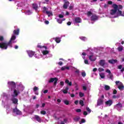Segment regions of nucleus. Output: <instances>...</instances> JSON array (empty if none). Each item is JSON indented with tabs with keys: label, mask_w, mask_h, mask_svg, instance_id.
<instances>
[{
	"label": "nucleus",
	"mask_w": 124,
	"mask_h": 124,
	"mask_svg": "<svg viewBox=\"0 0 124 124\" xmlns=\"http://www.w3.org/2000/svg\"><path fill=\"white\" fill-rule=\"evenodd\" d=\"M34 119L35 120H36L38 122V123H41L42 122L41 118L38 115H35Z\"/></svg>",
	"instance_id": "obj_10"
},
{
	"label": "nucleus",
	"mask_w": 124,
	"mask_h": 124,
	"mask_svg": "<svg viewBox=\"0 0 124 124\" xmlns=\"http://www.w3.org/2000/svg\"><path fill=\"white\" fill-rule=\"evenodd\" d=\"M108 7H109V5H108V4H105L104 6V7H105V8H107Z\"/></svg>",
	"instance_id": "obj_49"
},
{
	"label": "nucleus",
	"mask_w": 124,
	"mask_h": 124,
	"mask_svg": "<svg viewBox=\"0 0 124 124\" xmlns=\"http://www.w3.org/2000/svg\"><path fill=\"white\" fill-rule=\"evenodd\" d=\"M112 104H113V101H112V100H108L106 102V105L107 106H111Z\"/></svg>",
	"instance_id": "obj_12"
},
{
	"label": "nucleus",
	"mask_w": 124,
	"mask_h": 124,
	"mask_svg": "<svg viewBox=\"0 0 124 124\" xmlns=\"http://www.w3.org/2000/svg\"><path fill=\"white\" fill-rule=\"evenodd\" d=\"M38 90H39V89L36 86H35L33 88V92H34L35 94H36V95H38L39 94L38 91H38Z\"/></svg>",
	"instance_id": "obj_16"
},
{
	"label": "nucleus",
	"mask_w": 124,
	"mask_h": 124,
	"mask_svg": "<svg viewBox=\"0 0 124 124\" xmlns=\"http://www.w3.org/2000/svg\"><path fill=\"white\" fill-rule=\"evenodd\" d=\"M97 71V68H96L93 69V72H95V71Z\"/></svg>",
	"instance_id": "obj_61"
},
{
	"label": "nucleus",
	"mask_w": 124,
	"mask_h": 124,
	"mask_svg": "<svg viewBox=\"0 0 124 124\" xmlns=\"http://www.w3.org/2000/svg\"><path fill=\"white\" fill-rule=\"evenodd\" d=\"M117 49L118 50V51L119 52H122V51H123V50H124V46H119L117 48Z\"/></svg>",
	"instance_id": "obj_27"
},
{
	"label": "nucleus",
	"mask_w": 124,
	"mask_h": 124,
	"mask_svg": "<svg viewBox=\"0 0 124 124\" xmlns=\"http://www.w3.org/2000/svg\"><path fill=\"white\" fill-rule=\"evenodd\" d=\"M40 113L41 114V115H46V111H45V110H42L40 112Z\"/></svg>",
	"instance_id": "obj_36"
},
{
	"label": "nucleus",
	"mask_w": 124,
	"mask_h": 124,
	"mask_svg": "<svg viewBox=\"0 0 124 124\" xmlns=\"http://www.w3.org/2000/svg\"><path fill=\"white\" fill-rule=\"evenodd\" d=\"M106 72H107V73H108V74H111V71H110V70H109V69L106 70Z\"/></svg>",
	"instance_id": "obj_45"
},
{
	"label": "nucleus",
	"mask_w": 124,
	"mask_h": 124,
	"mask_svg": "<svg viewBox=\"0 0 124 124\" xmlns=\"http://www.w3.org/2000/svg\"><path fill=\"white\" fill-rule=\"evenodd\" d=\"M43 55H47V54H49V51L47 50H44L43 51Z\"/></svg>",
	"instance_id": "obj_34"
},
{
	"label": "nucleus",
	"mask_w": 124,
	"mask_h": 124,
	"mask_svg": "<svg viewBox=\"0 0 124 124\" xmlns=\"http://www.w3.org/2000/svg\"><path fill=\"white\" fill-rule=\"evenodd\" d=\"M108 62L109 63H111V64H114V63H116V62H117V60H108Z\"/></svg>",
	"instance_id": "obj_19"
},
{
	"label": "nucleus",
	"mask_w": 124,
	"mask_h": 124,
	"mask_svg": "<svg viewBox=\"0 0 124 124\" xmlns=\"http://www.w3.org/2000/svg\"><path fill=\"white\" fill-rule=\"evenodd\" d=\"M76 23H81V18L79 17H77L75 19Z\"/></svg>",
	"instance_id": "obj_23"
},
{
	"label": "nucleus",
	"mask_w": 124,
	"mask_h": 124,
	"mask_svg": "<svg viewBox=\"0 0 124 124\" xmlns=\"http://www.w3.org/2000/svg\"><path fill=\"white\" fill-rule=\"evenodd\" d=\"M117 11L116 10L112 9L110 12V14L112 16V18H117L118 17V16H116V14H117Z\"/></svg>",
	"instance_id": "obj_6"
},
{
	"label": "nucleus",
	"mask_w": 124,
	"mask_h": 124,
	"mask_svg": "<svg viewBox=\"0 0 124 124\" xmlns=\"http://www.w3.org/2000/svg\"><path fill=\"white\" fill-rule=\"evenodd\" d=\"M48 11V8L46 7H43L42 8V12L43 13H46Z\"/></svg>",
	"instance_id": "obj_21"
},
{
	"label": "nucleus",
	"mask_w": 124,
	"mask_h": 124,
	"mask_svg": "<svg viewBox=\"0 0 124 124\" xmlns=\"http://www.w3.org/2000/svg\"><path fill=\"white\" fill-rule=\"evenodd\" d=\"M27 53L30 58H32V56L34 55L35 52L31 51V50H29L27 51Z\"/></svg>",
	"instance_id": "obj_11"
},
{
	"label": "nucleus",
	"mask_w": 124,
	"mask_h": 124,
	"mask_svg": "<svg viewBox=\"0 0 124 124\" xmlns=\"http://www.w3.org/2000/svg\"><path fill=\"white\" fill-rule=\"evenodd\" d=\"M89 60H90L91 62H94L96 60V58L94 57L93 54H92L91 55L89 56Z\"/></svg>",
	"instance_id": "obj_9"
},
{
	"label": "nucleus",
	"mask_w": 124,
	"mask_h": 124,
	"mask_svg": "<svg viewBox=\"0 0 124 124\" xmlns=\"http://www.w3.org/2000/svg\"><path fill=\"white\" fill-rule=\"evenodd\" d=\"M99 64L101 66H104L105 65V60H101L100 61Z\"/></svg>",
	"instance_id": "obj_15"
},
{
	"label": "nucleus",
	"mask_w": 124,
	"mask_h": 124,
	"mask_svg": "<svg viewBox=\"0 0 124 124\" xmlns=\"http://www.w3.org/2000/svg\"><path fill=\"white\" fill-rule=\"evenodd\" d=\"M112 7L114 8L113 10H116V11H118V10H119L118 6L116 4H113Z\"/></svg>",
	"instance_id": "obj_20"
},
{
	"label": "nucleus",
	"mask_w": 124,
	"mask_h": 124,
	"mask_svg": "<svg viewBox=\"0 0 124 124\" xmlns=\"http://www.w3.org/2000/svg\"><path fill=\"white\" fill-rule=\"evenodd\" d=\"M98 16L95 15H93L91 16V21H96V20H98Z\"/></svg>",
	"instance_id": "obj_13"
},
{
	"label": "nucleus",
	"mask_w": 124,
	"mask_h": 124,
	"mask_svg": "<svg viewBox=\"0 0 124 124\" xmlns=\"http://www.w3.org/2000/svg\"><path fill=\"white\" fill-rule=\"evenodd\" d=\"M13 112L14 114H16V115H22V112L17 108V107H16V108L13 109Z\"/></svg>",
	"instance_id": "obj_5"
},
{
	"label": "nucleus",
	"mask_w": 124,
	"mask_h": 124,
	"mask_svg": "<svg viewBox=\"0 0 124 124\" xmlns=\"http://www.w3.org/2000/svg\"><path fill=\"white\" fill-rule=\"evenodd\" d=\"M59 18H63V15H59Z\"/></svg>",
	"instance_id": "obj_56"
},
{
	"label": "nucleus",
	"mask_w": 124,
	"mask_h": 124,
	"mask_svg": "<svg viewBox=\"0 0 124 124\" xmlns=\"http://www.w3.org/2000/svg\"><path fill=\"white\" fill-rule=\"evenodd\" d=\"M19 29H18L17 30H14L13 31L14 34L12 35V37L10 41L8 43L7 42L0 43V48H1V49H4V50H6L8 46L12 48V44H13V43H16V42H17V41H15V40L16 39V36H15V34H16V35H19Z\"/></svg>",
	"instance_id": "obj_1"
},
{
	"label": "nucleus",
	"mask_w": 124,
	"mask_h": 124,
	"mask_svg": "<svg viewBox=\"0 0 124 124\" xmlns=\"http://www.w3.org/2000/svg\"><path fill=\"white\" fill-rule=\"evenodd\" d=\"M99 75L102 79H104V78H105V75L104 74V73H99Z\"/></svg>",
	"instance_id": "obj_24"
},
{
	"label": "nucleus",
	"mask_w": 124,
	"mask_h": 124,
	"mask_svg": "<svg viewBox=\"0 0 124 124\" xmlns=\"http://www.w3.org/2000/svg\"><path fill=\"white\" fill-rule=\"evenodd\" d=\"M79 104L81 106H84V101H83V100H80L79 101Z\"/></svg>",
	"instance_id": "obj_37"
},
{
	"label": "nucleus",
	"mask_w": 124,
	"mask_h": 124,
	"mask_svg": "<svg viewBox=\"0 0 124 124\" xmlns=\"http://www.w3.org/2000/svg\"><path fill=\"white\" fill-rule=\"evenodd\" d=\"M78 103H79V101L78 100L75 101V104H76V105H77V104H78Z\"/></svg>",
	"instance_id": "obj_58"
},
{
	"label": "nucleus",
	"mask_w": 124,
	"mask_h": 124,
	"mask_svg": "<svg viewBox=\"0 0 124 124\" xmlns=\"http://www.w3.org/2000/svg\"><path fill=\"white\" fill-rule=\"evenodd\" d=\"M64 103H65V104H66V105H68V104H69V102L67 100L64 101Z\"/></svg>",
	"instance_id": "obj_46"
},
{
	"label": "nucleus",
	"mask_w": 124,
	"mask_h": 124,
	"mask_svg": "<svg viewBox=\"0 0 124 124\" xmlns=\"http://www.w3.org/2000/svg\"><path fill=\"white\" fill-rule=\"evenodd\" d=\"M69 90V88L68 87H66L65 89L62 90V92H63V93H64L65 94H66L67 93H68V91Z\"/></svg>",
	"instance_id": "obj_18"
},
{
	"label": "nucleus",
	"mask_w": 124,
	"mask_h": 124,
	"mask_svg": "<svg viewBox=\"0 0 124 124\" xmlns=\"http://www.w3.org/2000/svg\"><path fill=\"white\" fill-rule=\"evenodd\" d=\"M79 38L83 41H85V40H87V38H86V37H80Z\"/></svg>",
	"instance_id": "obj_35"
},
{
	"label": "nucleus",
	"mask_w": 124,
	"mask_h": 124,
	"mask_svg": "<svg viewBox=\"0 0 124 124\" xmlns=\"http://www.w3.org/2000/svg\"><path fill=\"white\" fill-rule=\"evenodd\" d=\"M68 5H69V1L65 2V3L63 5V8H64V9H66L68 7Z\"/></svg>",
	"instance_id": "obj_17"
},
{
	"label": "nucleus",
	"mask_w": 124,
	"mask_h": 124,
	"mask_svg": "<svg viewBox=\"0 0 124 124\" xmlns=\"http://www.w3.org/2000/svg\"><path fill=\"white\" fill-rule=\"evenodd\" d=\"M113 94H117V90H114L113 92Z\"/></svg>",
	"instance_id": "obj_54"
},
{
	"label": "nucleus",
	"mask_w": 124,
	"mask_h": 124,
	"mask_svg": "<svg viewBox=\"0 0 124 124\" xmlns=\"http://www.w3.org/2000/svg\"><path fill=\"white\" fill-rule=\"evenodd\" d=\"M98 70L99 72H102V71H104V69L102 68H99Z\"/></svg>",
	"instance_id": "obj_39"
},
{
	"label": "nucleus",
	"mask_w": 124,
	"mask_h": 124,
	"mask_svg": "<svg viewBox=\"0 0 124 124\" xmlns=\"http://www.w3.org/2000/svg\"><path fill=\"white\" fill-rule=\"evenodd\" d=\"M26 14V15H31V11H28Z\"/></svg>",
	"instance_id": "obj_41"
},
{
	"label": "nucleus",
	"mask_w": 124,
	"mask_h": 124,
	"mask_svg": "<svg viewBox=\"0 0 124 124\" xmlns=\"http://www.w3.org/2000/svg\"><path fill=\"white\" fill-rule=\"evenodd\" d=\"M104 89L106 91H109V90H110V86L108 85H105Z\"/></svg>",
	"instance_id": "obj_30"
},
{
	"label": "nucleus",
	"mask_w": 124,
	"mask_h": 124,
	"mask_svg": "<svg viewBox=\"0 0 124 124\" xmlns=\"http://www.w3.org/2000/svg\"><path fill=\"white\" fill-rule=\"evenodd\" d=\"M3 40V37L0 36V41H2Z\"/></svg>",
	"instance_id": "obj_53"
},
{
	"label": "nucleus",
	"mask_w": 124,
	"mask_h": 124,
	"mask_svg": "<svg viewBox=\"0 0 124 124\" xmlns=\"http://www.w3.org/2000/svg\"><path fill=\"white\" fill-rule=\"evenodd\" d=\"M81 75L83 77H86V72H83L81 73Z\"/></svg>",
	"instance_id": "obj_44"
},
{
	"label": "nucleus",
	"mask_w": 124,
	"mask_h": 124,
	"mask_svg": "<svg viewBox=\"0 0 124 124\" xmlns=\"http://www.w3.org/2000/svg\"><path fill=\"white\" fill-rule=\"evenodd\" d=\"M9 89H11V91H14L13 94H12V101L14 104H18V99L15 98L17 96L18 94L20 93L19 91L15 90L16 88V84L14 81H9L8 82Z\"/></svg>",
	"instance_id": "obj_2"
},
{
	"label": "nucleus",
	"mask_w": 124,
	"mask_h": 124,
	"mask_svg": "<svg viewBox=\"0 0 124 124\" xmlns=\"http://www.w3.org/2000/svg\"><path fill=\"white\" fill-rule=\"evenodd\" d=\"M55 41L57 43H60L61 42V39L60 38H56L55 39Z\"/></svg>",
	"instance_id": "obj_33"
},
{
	"label": "nucleus",
	"mask_w": 124,
	"mask_h": 124,
	"mask_svg": "<svg viewBox=\"0 0 124 124\" xmlns=\"http://www.w3.org/2000/svg\"><path fill=\"white\" fill-rule=\"evenodd\" d=\"M87 14V16H88V17H91V16H92V15L93 14L91 12H88Z\"/></svg>",
	"instance_id": "obj_38"
},
{
	"label": "nucleus",
	"mask_w": 124,
	"mask_h": 124,
	"mask_svg": "<svg viewBox=\"0 0 124 124\" xmlns=\"http://www.w3.org/2000/svg\"><path fill=\"white\" fill-rule=\"evenodd\" d=\"M65 69H67L68 70H69V67H66V66H65L61 68V70L62 71L65 70Z\"/></svg>",
	"instance_id": "obj_25"
},
{
	"label": "nucleus",
	"mask_w": 124,
	"mask_h": 124,
	"mask_svg": "<svg viewBox=\"0 0 124 124\" xmlns=\"http://www.w3.org/2000/svg\"><path fill=\"white\" fill-rule=\"evenodd\" d=\"M115 83H116V85L118 86V89H119L120 91H124V84H123V83H122L120 81H116L115 82Z\"/></svg>",
	"instance_id": "obj_3"
},
{
	"label": "nucleus",
	"mask_w": 124,
	"mask_h": 124,
	"mask_svg": "<svg viewBox=\"0 0 124 124\" xmlns=\"http://www.w3.org/2000/svg\"><path fill=\"white\" fill-rule=\"evenodd\" d=\"M120 9H123V5H118V10H117L118 14L120 15V16H124V12H122L121 11H120Z\"/></svg>",
	"instance_id": "obj_4"
},
{
	"label": "nucleus",
	"mask_w": 124,
	"mask_h": 124,
	"mask_svg": "<svg viewBox=\"0 0 124 124\" xmlns=\"http://www.w3.org/2000/svg\"><path fill=\"white\" fill-rule=\"evenodd\" d=\"M57 21L59 24H62V20L60 19H57Z\"/></svg>",
	"instance_id": "obj_40"
},
{
	"label": "nucleus",
	"mask_w": 124,
	"mask_h": 124,
	"mask_svg": "<svg viewBox=\"0 0 124 124\" xmlns=\"http://www.w3.org/2000/svg\"><path fill=\"white\" fill-rule=\"evenodd\" d=\"M122 68H123V66H122V65H120L119 66H118L119 69H122Z\"/></svg>",
	"instance_id": "obj_55"
},
{
	"label": "nucleus",
	"mask_w": 124,
	"mask_h": 124,
	"mask_svg": "<svg viewBox=\"0 0 124 124\" xmlns=\"http://www.w3.org/2000/svg\"><path fill=\"white\" fill-rule=\"evenodd\" d=\"M108 4H109V5H111V4H113V2L112 1H110V0H109L108 1Z\"/></svg>",
	"instance_id": "obj_48"
},
{
	"label": "nucleus",
	"mask_w": 124,
	"mask_h": 124,
	"mask_svg": "<svg viewBox=\"0 0 124 124\" xmlns=\"http://www.w3.org/2000/svg\"><path fill=\"white\" fill-rule=\"evenodd\" d=\"M46 13L47 14V15H48V17H50V16H53V14L52 13V11H47Z\"/></svg>",
	"instance_id": "obj_22"
},
{
	"label": "nucleus",
	"mask_w": 124,
	"mask_h": 124,
	"mask_svg": "<svg viewBox=\"0 0 124 124\" xmlns=\"http://www.w3.org/2000/svg\"><path fill=\"white\" fill-rule=\"evenodd\" d=\"M79 120H80V117H79L78 116L74 118V120L75 121V122H78V121H79Z\"/></svg>",
	"instance_id": "obj_32"
},
{
	"label": "nucleus",
	"mask_w": 124,
	"mask_h": 124,
	"mask_svg": "<svg viewBox=\"0 0 124 124\" xmlns=\"http://www.w3.org/2000/svg\"><path fill=\"white\" fill-rule=\"evenodd\" d=\"M45 24L46 25H48L49 24V21L48 20H46L45 22Z\"/></svg>",
	"instance_id": "obj_59"
},
{
	"label": "nucleus",
	"mask_w": 124,
	"mask_h": 124,
	"mask_svg": "<svg viewBox=\"0 0 124 124\" xmlns=\"http://www.w3.org/2000/svg\"><path fill=\"white\" fill-rule=\"evenodd\" d=\"M108 76H109V79H110L111 80H112L113 81V79H114V76H113V74H112V73L109 74H108Z\"/></svg>",
	"instance_id": "obj_29"
},
{
	"label": "nucleus",
	"mask_w": 124,
	"mask_h": 124,
	"mask_svg": "<svg viewBox=\"0 0 124 124\" xmlns=\"http://www.w3.org/2000/svg\"><path fill=\"white\" fill-rule=\"evenodd\" d=\"M71 97H74L75 96V95L74 94H71Z\"/></svg>",
	"instance_id": "obj_63"
},
{
	"label": "nucleus",
	"mask_w": 124,
	"mask_h": 124,
	"mask_svg": "<svg viewBox=\"0 0 124 124\" xmlns=\"http://www.w3.org/2000/svg\"><path fill=\"white\" fill-rule=\"evenodd\" d=\"M65 83H66V84H68L69 86L72 85V82H69V80H68V79H66L65 81Z\"/></svg>",
	"instance_id": "obj_26"
},
{
	"label": "nucleus",
	"mask_w": 124,
	"mask_h": 124,
	"mask_svg": "<svg viewBox=\"0 0 124 124\" xmlns=\"http://www.w3.org/2000/svg\"><path fill=\"white\" fill-rule=\"evenodd\" d=\"M103 104V100L101 99H98L97 103V106H100V105H102Z\"/></svg>",
	"instance_id": "obj_14"
},
{
	"label": "nucleus",
	"mask_w": 124,
	"mask_h": 124,
	"mask_svg": "<svg viewBox=\"0 0 124 124\" xmlns=\"http://www.w3.org/2000/svg\"><path fill=\"white\" fill-rule=\"evenodd\" d=\"M86 122V121L84 119H82L81 120V123L82 124L85 123Z\"/></svg>",
	"instance_id": "obj_62"
},
{
	"label": "nucleus",
	"mask_w": 124,
	"mask_h": 124,
	"mask_svg": "<svg viewBox=\"0 0 124 124\" xmlns=\"http://www.w3.org/2000/svg\"><path fill=\"white\" fill-rule=\"evenodd\" d=\"M82 88L84 91H87V87L86 86L83 85Z\"/></svg>",
	"instance_id": "obj_47"
},
{
	"label": "nucleus",
	"mask_w": 124,
	"mask_h": 124,
	"mask_svg": "<svg viewBox=\"0 0 124 124\" xmlns=\"http://www.w3.org/2000/svg\"><path fill=\"white\" fill-rule=\"evenodd\" d=\"M79 96H80V97H83V96H84V93H82V92H80L79 93Z\"/></svg>",
	"instance_id": "obj_43"
},
{
	"label": "nucleus",
	"mask_w": 124,
	"mask_h": 124,
	"mask_svg": "<svg viewBox=\"0 0 124 124\" xmlns=\"http://www.w3.org/2000/svg\"><path fill=\"white\" fill-rule=\"evenodd\" d=\"M1 98H7V95L5 93H3L1 95Z\"/></svg>",
	"instance_id": "obj_31"
},
{
	"label": "nucleus",
	"mask_w": 124,
	"mask_h": 124,
	"mask_svg": "<svg viewBox=\"0 0 124 124\" xmlns=\"http://www.w3.org/2000/svg\"><path fill=\"white\" fill-rule=\"evenodd\" d=\"M83 115L87 116V115H88V112L87 111H84Z\"/></svg>",
	"instance_id": "obj_60"
},
{
	"label": "nucleus",
	"mask_w": 124,
	"mask_h": 124,
	"mask_svg": "<svg viewBox=\"0 0 124 124\" xmlns=\"http://www.w3.org/2000/svg\"><path fill=\"white\" fill-rule=\"evenodd\" d=\"M86 110L87 111L89 112V113H91V112H92V110H91V109H90L89 108L87 107L86 108Z\"/></svg>",
	"instance_id": "obj_42"
},
{
	"label": "nucleus",
	"mask_w": 124,
	"mask_h": 124,
	"mask_svg": "<svg viewBox=\"0 0 124 124\" xmlns=\"http://www.w3.org/2000/svg\"><path fill=\"white\" fill-rule=\"evenodd\" d=\"M58 78H51L50 79V80L48 81L49 83H53L54 81V86L57 85V83H58Z\"/></svg>",
	"instance_id": "obj_7"
},
{
	"label": "nucleus",
	"mask_w": 124,
	"mask_h": 124,
	"mask_svg": "<svg viewBox=\"0 0 124 124\" xmlns=\"http://www.w3.org/2000/svg\"><path fill=\"white\" fill-rule=\"evenodd\" d=\"M73 8V6H70V7H69V9H70V10H71V9H72Z\"/></svg>",
	"instance_id": "obj_64"
},
{
	"label": "nucleus",
	"mask_w": 124,
	"mask_h": 124,
	"mask_svg": "<svg viewBox=\"0 0 124 124\" xmlns=\"http://www.w3.org/2000/svg\"><path fill=\"white\" fill-rule=\"evenodd\" d=\"M33 8L35 9V10H37V8H38V6L36 4H33Z\"/></svg>",
	"instance_id": "obj_28"
},
{
	"label": "nucleus",
	"mask_w": 124,
	"mask_h": 124,
	"mask_svg": "<svg viewBox=\"0 0 124 124\" xmlns=\"http://www.w3.org/2000/svg\"><path fill=\"white\" fill-rule=\"evenodd\" d=\"M76 112H77V113H80V112H81V109H80V108L77 109L76 110Z\"/></svg>",
	"instance_id": "obj_50"
},
{
	"label": "nucleus",
	"mask_w": 124,
	"mask_h": 124,
	"mask_svg": "<svg viewBox=\"0 0 124 124\" xmlns=\"http://www.w3.org/2000/svg\"><path fill=\"white\" fill-rule=\"evenodd\" d=\"M114 108H115V109H117L118 111H121L122 108H123V104L121 103H118L114 106Z\"/></svg>",
	"instance_id": "obj_8"
},
{
	"label": "nucleus",
	"mask_w": 124,
	"mask_h": 124,
	"mask_svg": "<svg viewBox=\"0 0 124 124\" xmlns=\"http://www.w3.org/2000/svg\"><path fill=\"white\" fill-rule=\"evenodd\" d=\"M60 85L61 86H63V85H64V82H63V81H61Z\"/></svg>",
	"instance_id": "obj_51"
},
{
	"label": "nucleus",
	"mask_w": 124,
	"mask_h": 124,
	"mask_svg": "<svg viewBox=\"0 0 124 124\" xmlns=\"http://www.w3.org/2000/svg\"><path fill=\"white\" fill-rule=\"evenodd\" d=\"M58 64H59V65H62L63 63H62V62H59Z\"/></svg>",
	"instance_id": "obj_57"
},
{
	"label": "nucleus",
	"mask_w": 124,
	"mask_h": 124,
	"mask_svg": "<svg viewBox=\"0 0 124 124\" xmlns=\"http://www.w3.org/2000/svg\"><path fill=\"white\" fill-rule=\"evenodd\" d=\"M84 62L86 64H89V61L87 60H85Z\"/></svg>",
	"instance_id": "obj_52"
}]
</instances>
